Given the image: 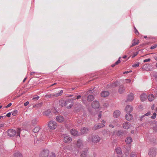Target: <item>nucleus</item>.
<instances>
[{"label": "nucleus", "instance_id": "423d86ee", "mask_svg": "<svg viewBox=\"0 0 157 157\" xmlns=\"http://www.w3.org/2000/svg\"><path fill=\"white\" fill-rule=\"evenodd\" d=\"M156 150L155 148H151L150 149L148 155L150 157H155L156 155Z\"/></svg>", "mask_w": 157, "mask_h": 157}, {"label": "nucleus", "instance_id": "aec40b11", "mask_svg": "<svg viewBox=\"0 0 157 157\" xmlns=\"http://www.w3.org/2000/svg\"><path fill=\"white\" fill-rule=\"evenodd\" d=\"M123 127L125 129H128L130 127V124L128 122H125L123 124Z\"/></svg>", "mask_w": 157, "mask_h": 157}, {"label": "nucleus", "instance_id": "b1692460", "mask_svg": "<svg viewBox=\"0 0 157 157\" xmlns=\"http://www.w3.org/2000/svg\"><path fill=\"white\" fill-rule=\"evenodd\" d=\"M82 108V105L80 104H77L75 106V109L76 111L78 112Z\"/></svg>", "mask_w": 157, "mask_h": 157}, {"label": "nucleus", "instance_id": "8fccbe9b", "mask_svg": "<svg viewBox=\"0 0 157 157\" xmlns=\"http://www.w3.org/2000/svg\"><path fill=\"white\" fill-rule=\"evenodd\" d=\"M135 33L136 35H138L139 34V32H138L137 30L136 29L135 27Z\"/></svg>", "mask_w": 157, "mask_h": 157}, {"label": "nucleus", "instance_id": "7c9ffc66", "mask_svg": "<svg viewBox=\"0 0 157 157\" xmlns=\"http://www.w3.org/2000/svg\"><path fill=\"white\" fill-rule=\"evenodd\" d=\"M116 152L119 154H121L122 153L121 149L120 147H117L116 149Z\"/></svg>", "mask_w": 157, "mask_h": 157}, {"label": "nucleus", "instance_id": "4468645a", "mask_svg": "<svg viewBox=\"0 0 157 157\" xmlns=\"http://www.w3.org/2000/svg\"><path fill=\"white\" fill-rule=\"evenodd\" d=\"M71 140V138L68 136L65 137L63 139V141L65 143H70Z\"/></svg>", "mask_w": 157, "mask_h": 157}, {"label": "nucleus", "instance_id": "3c124183", "mask_svg": "<svg viewBox=\"0 0 157 157\" xmlns=\"http://www.w3.org/2000/svg\"><path fill=\"white\" fill-rule=\"evenodd\" d=\"M11 114V113L10 112L9 113H8L6 115V116H7V117H10V116Z\"/></svg>", "mask_w": 157, "mask_h": 157}, {"label": "nucleus", "instance_id": "37998d69", "mask_svg": "<svg viewBox=\"0 0 157 157\" xmlns=\"http://www.w3.org/2000/svg\"><path fill=\"white\" fill-rule=\"evenodd\" d=\"M125 82L126 83H130L131 81V80L129 79H126L125 80Z\"/></svg>", "mask_w": 157, "mask_h": 157}, {"label": "nucleus", "instance_id": "69168bd1", "mask_svg": "<svg viewBox=\"0 0 157 157\" xmlns=\"http://www.w3.org/2000/svg\"><path fill=\"white\" fill-rule=\"evenodd\" d=\"M26 78H27V77H25V78H24V79L23 80V82H25V80H26Z\"/></svg>", "mask_w": 157, "mask_h": 157}, {"label": "nucleus", "instance_id": "58836bf2", "mask_svg": "<svg viewBox=\"0 0 157 157\" xmlns=\"http://www.w3.org/2000/svg\"><path fill=\"white\" fill-rule=\"evenodd\" d=\"M50 113V110H48L44 112V114L46 116H48Z\"/></svg>", "mask_w": 157, "mask_h": 157}, {"label": "nucleus", "instance_id": "774afa93", "mask_svg": "<svg viewBox=\"0 0 157 157\" xmlns=\"http://www.w3.org/2000/svg\"><path fill=\"white\" fill-rule=\"evenodd\" d=\"M154 105H153L152 107H151V109H154Z\"/></svg>", "mask_w": 157, "mask_h": 157}, {"label": "nucleus", "instance_id": "4c0bfd02", "mask_svg": "<svg viewBox=\"0 0 157 157\" xmlns=\"http://www.w3.org/2000/svg\"><path fill=\"white\" fill-rule=\"evenodd\" d=\"M130 157H136V154L134 152H132L131 153Z\"/></svg>", "mask_w": 157, "mask_h": 157}, {"label": "nucleus", "instance_id": "e433bc0d", "mask_svg": "<svg viewBox=\"0 0 157 157\" xmlns=\"http://www.w3.org/2000/svg\"><path fill=\"white\" fill-rule=\"evenodd\" d=\"M140 63L139 62L136 63L135 64L132 65V67H138Z\"/></svg>", "mask_w": 157, "mask_h": 157}, {"label": "nucleus", "instance_id": "6ab92c4d", "mask_svg": "<svg viewBox=\"0 0 157 157\" xmlns=\"http://www.w3.org/2000/svg\"><path fill=\"white\" fill-rule=\"evenodd\" d=\"M56 120L59 122H61L64 121V118L61 116H58L56 118Z\"/></svg>", "mask_w": 157, "mask_h": 157}, {"label": "nucleus", "instance_id": "dca6fc26", "mask_svg": "<svg viewBox=\"0 0 157 157\" xmlns=\"http://www.w3.org/2000/svg\"><path fill=\"white\" fill-rule=\"evenodd\" d=\"M76 145L78 147L80 148L83 146L82 142L81 140L79 139L77 141Z\"/></svg>", "mask_w": 157, "mask_h": 157}, {"label": "nucleus", "instance_id": "a18cd8bd", "mask_svg": "<svg viewBox=\"0 0 157 157\" xmlns=\"http://www.w3.org/2000/svg\"><path fill=\"white\" fill-rule=\"evenodd\" d=\"M120 58H121V57H120L119 58L117 62H116V63H115V64L117 65L120 62Z\"/></svg>", "mask_w": 157, "mask_h": 157}, {"label": "nucleus", "instance_id": "0eeeda50", "mask_svg": "<svg viewBox=\"0 0 157 157\" xmlns=\"http://www.w3.org/2000/svg\"><path fill=\"white\" fill-rule=\"evenodd\" d=\"M63 92V90H61L60 92L56 94H48L45 95V97L46 98H51L54 97H57L59 96L62 95Z\"/></svg>", "mask_w": 157, "mask_h": 157}, {"label": "nucleus", "instance_id": "6e6552de", "mask_svg": "<svg viewBox=\"0 0 157 157\" xmlns=\"http://www.w3.org/2000/svg\"><path fill=\"white\" fill-rule=\"evenodd\" d=\"M49 151L47 149L43 150L40 154V156L41 157H47L49 154Z\"/></svg>", "mask_w": 157, "mask_h": 157}, {"label": "nucleus", "instance_id": "5701e85b", "mask_svg": "<svg viewBox=\"0 0 157 157\" xmlns=\"http://www.w3.org/2000/svg\"><path fill=\"white\" fill-rule=\"evenodd\" d=\"M132 118V116L129 113H127L125 116V118L127 121L130 120Z\"/></svg>", "mask_w": 157, "mask_h": 157}, {"label": "nucleus", "instance_id": "052dcab7", "mask_svg": "<svg viewBox=\"0 0 157 157\" xmlns=\"http://www.w3.org/2000/svg\"><path fill=\"white\" fill-rule=\"evenodd\" d=\"M4 126L3 124H0V128Z\"/></svg>", "mask_w": 157, "mask_h": 157}, {"label": "nucleus", "instance_id": "e2e57ef3", "mask_svg": "<svg viewBox=\"0 0 157 157\" xmlns=\"http://www.w3.org/2000/svg\"><path fill=\"white\" fill-rule=\"evenodd\" d=\"M129 73V71H127L124 72H123V74H126V73Z\"/></svg>", "mask_w": 157, "mask_h": 157}, {"label": "nucleus", "instance_id": "a19ab883", "mask_svg": "<svg viewBox=\"0 0 157 157\" xmlns=\"http://www.w3.org/2000/svg\"><path fill=\"white\" fill-rule=\"evenodd\" d=\"M150 114H151L150 112H147V113H146L145 114H144V116H141V117H140V120H142V118L143 117H144V116H148Z\"/></svg>", "mask_w": 157, "mask_h": 157}, {"label": "nucleus", "instance_id": "f3484780", "mask_svg": "<svg viewBox=\"0 0 157 157\" xmlns=\"http://www.w3.org/2000/svg\"><path fill=\"white\" fill-rule=\"evenodd\" d=\"M133 99L134 95L132 93H131L128 95L127 99L128 101H132L133 100Z\"/></svg>", "mask_w": 157, "mask_h": 157}, {"label": "nucleus", "instance_id": "f704fd0d", "mask_svg": "<svg viewBox=\"0 0 157 157\" xmlns=\"http://www.w3.org/2000/svg\"><path fill=\"white\" fill-rule=\"evenodd\" d=\"M118 84V82H115L113 83L112 84V86L114 87L117 86Z\"/></svg>", "mask_w": 157, "mask_h": 157}, {"label": "nucleus", "instance_id": "1a4fd4ad", "mask_svg": "<svg viewBox=\"0 0 157 157\" xmlns=\"http://www.w3.org/2000/svg\"><path fill=\"white\" fill-rule=\"evenodd\" d=\"M48 126L51 129H54L56 127V122L52 121H50L48 123Z\"/></svg>", "mask_w": 157, "mask_h": 157}, {"label": "nucleus", "instance_id": "f8f14e48", "mask_svg": "<svg viewBox=\"0 0 157 157\" xmlns=\"http://www.w3.org/2000/svg\"><path fill=\"white\" fill-rule=\"evenodd\" d=\"M88 150V149L87 148H84L81 153V156L82 157H85L87 155Z\"/></svg>", "mask_w": 157, "mask_h": 157}, {"label": "nucleus", "instance_id": "393cba45", "mask_svg": "<svg viewBox=\"0 0 157 157\" xmlns=\"http://www.w3.org/2000/svg\"><path fill=\"white\" fill-rule=\"evenodd\" d=\"M124 90L125 89L124 86L122 85H121L119 86V92L120 94H122L124 92Z\"/></svg>", "mask_w": 157, "mask_h": 157}, {"label": "nucleus", "instance_id": "338daca9", "mask_svg": "<svg viewBox=\"0 0 157 157\" xmlns=\"http://www.w3.org/2000/svg\"><path fill=\"white\" fill-rule=\"evenodd\" d=\"M154 59L157 60V57L156 56L154 57Z\"/></svg>", "mask_w": 157, "mask_h": 157}, {"label": "nucleus", "instance_id": "0e129e2a", "mask_svg": "<svg viewBox=\"0 0 157 157\" xmlns=\"http://www.w3.org/2000/svg\"><path fill=\"white\" fill-rule=\"evenodd\" d=\"M116 65V64H115V63L114 64H112V65H111V66H112V67H114V66H115Z\"/></svg>", "mask_w": 157, "mask_h": 157}, {"label": "nucleus", "instance_id": "39448f33", "mask_svg": "<svg viewBox=\"0 0 157 157\" xmlns=\"http://www.w3.org/2000/svg\"><path fill=\"white\" fill-rule=\"evenodd\" d=\"M102 124H99L98 125H95L92 128L93 130H95L97 129L103 127L105 126L104 124L105 123V121L104 120H102L101 121Z\"/></svg>", "mask_w": 157, "mask_h": 157}, {"label": "nucleus", "instance_id": "ea45409f", "mask_svg": "<svg viewBox=\"0 0 157 157\" xmlns=\"http://www.w3.org/2000/svg\"><path fill=\"white\" fill-rule=\"evenodd\" d=\"M39 97L38 96H36L34 97L33 98V100L34 101L37 100L39 98Z\"/></svg>", "mask_w": 157, "mask_h": 157}, {"label": "nucleus", "instance_id": "c756f323", "mask_svg": "<svg viewBox=\"0 0 157 157\" xmlns=\"http://www.w3.org/2000/svg\"><path fill=\"white\" fill-rule=\"evenodd\" d=\"M71 134L73 136H76L78 132L75 130L72 129L71 131Z\"/></svg>", "mask_w": 157, "mask_h": 157}, {"label": "nucleus", "instance_id": "5fc2aeb1", "mask_svg": "<svg viewBox=\"0 0 157 157\" xmlns=\"http://www.w3.org/2000/svg\"><path fill=\"white\" fill-rule=\"evenodd\" d=\"M11 105H12V103H10L6 106V108L9 107L11 106Z\"/></svg>", "mask_w": 157, "mask_h": 157}, {"label": "nucleus", "instance_id": "a878e982", "mask_svg": "<svg viewBox=\"0 0 157 157\" xmlns=\"http://www.w3.org/2000/svg\"><path fill=\"white\" fill-rule=\"evenodd\" d=\"M88 130H89L87 128L84 127L81 129V133L82 134L87 133Z\"/></svg>", "mask_w": 157, "mask_h": 157}, {"label": "nucleus", "instance_id": "864d4df0", "mask_svg": "<svg viewBox=\"0 0 157 157\" xmlns=\"http://www.w3.org/2000/svg\"><path fill=\"white\" fill-rule=\"evenodd\" d=\"M29 102L28 101H26V102H25L24 104V105L25 106H26L27 105H28V104H29Z\"/></svg>", "mask_w": 157, "mask_h": 157}, {"label": "nucleus", "instance_id": "20e7f679", "mask_svg": "<svg viewBox=\"0 0 157 157\" xmlns=\"http://www.w3.org/2000/svg\"><path fill=\"white\" fill-rule=\"evenodd\" d=\"M93 91L92 90H90L86 92L87 95H88L87 97V100L89 101H93L94 99V96L91 94H93Z\"/></svg>", "mask_w": 157, "mask_h": 157}, {"label": "nucleus", "instance_id": "ddd939ff", "mask_svg": "<svg viewBox=\"0 0 157 157\" xmlns=\"http://www.w3.org/2000/svg\"><path fill=\"white\" fill-rule=\"evenodd\" d=\"M101 96L103 97H105L109 95V92L107 91H103L101 94Z\"/></svg>", "mask_w": 157, "mask_h": 157}, {"label": "nucleus", "instance_id": "f257e3e1", "mask_svg": "<svg viewBox=\"0 0 157 157\" xmlns=\"http://www.w3.org/2000/svg\"><path fill=\"white\" fill-rule=\"evenodd\" d=\"M21 131V130L19 128H17L16 131L14 129H9L7 131V135L10 137H13L16 135L17 138H20Z\"/></svg>", "mask_w": 157, "mask_h": 157}, {"label": "nucleus", "instance_id": "c03bdc74", "mask_svg": "<svg viewBox=\"0 0 157 157\" xmlns=\"http://www.w3.org/2000/svg\"><path fill=\"white\" fill-rule=\"evenodd\" d=\"M49 157H56L55 153L52 152L49 156Z\"/></svg>", "mask_w": 157, "mask_h": 157}, {"label": "nucleus", "instance_id": "cd10ccee", "mask_svg": "<svg viewBox=\"0 0 157 157\" xmlns=\"http://www.w3.org/2000/svg\"><path fill=\"white\" fill-rule=\"evenodd\" d=\"M147 98L149 101H152L154 99V97L153 94H150L147 96Z\"/></svg>", "mask_w": 157, "mask_h": 157}, {"label": "nucleus", "instance_id": "a211bd4d", "mask_svg": "<svg viewBox=\"0 0 157 157\" xmlns=\"http://www.w3.org/2000/svg\"><path fill=\"white\" fill-rule=\"evenodd\" d=\"M117 135L119 136H122L125 135V133L122 130H118L117 132Z\"/></svg>", "mask_w": 157, "mask_h": 157}, {"label": "nucleus", "instance_id": "412c9836", "mask_svg": "<svg viewBox=\"0 0 157 157\" xmlns=\"http://www.w3.org/2000/svg\"><path fill=\"white\" fill-rule=\"evenodd\" d=\"M120 112L119 111L116 110L114 112L113 116L114 117L117 118L120 116Z\"/></svg>", "mask_w": 157, "mask_h": 157}, {"label": "nucleus", "instance_id": "bb28decb", "mask_svg": "<svg viewBox=\"0 0 157 157\" xmlns=\"http://www.w3.org/2000/svg\"><path fill=\"white\" fill-rule=\"evenodd\" d=\"M14 157H23L22 154L19 152H17L13 154Z\"/></svg>", "mask_w": 157, "mask_h": 157}, {"label": "nucleus", "instance_id": "603ef678", "mask_svg": "<svg viewBox=\"0 0 157 157\" xmlns=\"http://www.w3.org/2000/svg\"><path fill=\"white\" fill-rule=\"evenodd\" d=\"M101 112L100 111L98 114V117L99 118H101Z\"/></svg>", "mask_w": 157, "mask_h": 157}, {"label": "nucleus", "instance_id": "bf43d9fd", "mask_svg": "<svg viewBox=\"0 0 157 157\" xmlns=\"http://www.w3.org/2000/svg\"><path fill=\"white\" fill-rule=\"evenodd\" d=\"M135 46V44H133L132 43V45L130 46V48H131L132 47H133Z\"/></svg>", "mask_w": 157, "mask_h": 157}, {"label": "nucleus", "instance_id": "79ce46f5", "mask_svg": "<svg viewBox=\"0 0 157 157\" xmlns=\"http://www.w3.org/2000/svg\"><path fill=\"white\" fill-rule=\"evenodd\" d=\"M156 116V113H154L152 115V116L151 117V118L152 119H155Z\"/></svg>", "mask_w": 157, "mask_h": 157}, {"label": "nucleus", "instance_id": "49530a36", "mask_svg": "<svg viewBox=\"0 0 157 157\" xmlns=\"http://www.w3.org/2000/svg\"><path fill=\"white\" fill-rule=\"evenodd\" d=\"M138 54V52H136L133 53V56H132V57H134L136 56Z\"/></svg>", "mask_w": 157, "mask_h": 157}, {"label": "nucleus", "instance_id": "09e8293b", "mask_svg": "<svg viewBox=\"0 0 157 157\" xmlns=\"http://www.w3.org/2000/svg\"><path fill=\"white\" fill-rule=\"evenodd\" d=\"M156 47V45L152 46L151 47V49H153L155 48Z\"/></svg>", "mask_w": 157, "mask_h": 157}, {"label": "nucleus", "instance_id": "6e6d98bb", "mask_svg": "<svg viewBox=\"0 0 157 157\" xmlns=\"http://www.w3.org/2000/svg\"><path fill=\"white\" fill-rule=\"evenodd\" d=\"M109 126L110 127H111V128H113L114 127V126L112 125V124H110L109 125Z\"/></svg>", "mask_w": 157, "mask_h": 157}, {"label": "nucleus", "instance_id": "c85d7f7f", "mask_svg": "<svg viewBox=\"0 0 157 157\" xmlns=\"http://www.w3.org/2000/svg\"><path fill=\"white\" fill-rule=\"evenodd\" d=\"M40 129V128L39 126L35 127L33 128V132L34 133H37L39 132Z\"/></svg>", "mask_w": 157, "mask_h": 157}, {"label": "nucleus", "instance_id": "680f3d73", "mask_svg": "<svg viewBox=\"0 0 157 157\" xmlns=\"http://www.w3.org/2000/svg\"><path fill=\"white\" fill-rule=\"evenodd\" d=\"M82 102L84 104H85L86 102V100H82Z\"/></svg>", "mask_w": 157, "mask_h": 157}, {"label": "nucleus", "instance_id": "f03ea898", "mask_svg": "<svg viewBox=\"0 0 157 157\" xmlns=\"http://www.w3.org/2000/svg\"><path fill=\"white\" fill-rule=\"evenodd\" d=\"M94 143H97L99 142L101 140V138L98 135H95L93 136L91 138L89 137L87 139L88 141H91Z\"/></svg>", "mask_w": 157, "mask_h": 157}, {"label": "nucleus", "instance_id": "2f4dec72", "mask_svg": "<svg viewBox=\"0 0 157 157\" xmlns=\"http://www.w3.org/2000/svg\"><path fill=\"white\" fill-rule=\"evenodd\" d=\"M153 129L155 131L157 130V123L155 122L153 124Z\"/></svg>", "mask_w": 157, "mask_h": 157}, {"label": "nucleus", "instance_id": "c9c22d12", "mask_svg": "<svg viewBox=\"0 0 157 157\" xmlns=\"http://www.w3.org/2000/svg\"><path fill=\"white\" fill-rule=\"evenodd\" d=\"M17 111L16 110H15L12 113V115L13 116H15L17 114Z\"/></svg>", "mask_w": 157, "mask_h": 157}, {"label": "nucleus", "instance_id": "2eb2a0df", "mask_svg": "<svg viewBox=\"0 0 157 157\" xmlns=\"http://www.w3.org/2000/svg\"><path fill=\"white\" fill-rule=\"evenodd\" d=\"M147 96L145 94H142L140 96V98L142 101H144L147 99Z\"/></svg>", "mask_w": 157, "mask_h": 157}, {"label": "nucleus", "instance_id": "72a5a7b5", "mask_svg": "<svg viewBox=\"0 0 157 157\" xmlns=\"http://www.w3.org/2000/svg\"><path fill=\"white\" fill-rule=\"evenodd\" d=\"M37 122V119L36 118H35L32 120V123L33 124H36Z\"/></svg>", "mask_w": 157, "mask_h": 157}, {"label": "nucleus", "instance_id": "9b49d317", "mask_svg": "<svg viewBox=\"0 0 157 157\" xmlns=\"http://www.w3.org/2000/svg\"><path fill=\"white\" fill-rule=\"evenodd\" d=\"M133 110L132 107L129 105H127L125 107V110L128 113L131 112Z\"/></svg>", "mask_w": 157, "mask_h": 157}, {"label": "nucleus", "instance_id": "9d476101", "mask_svg": "<svg viewBox=\"0 0 157 157\" xmlns=\"http://www.w3.org/2000/svg\"><path fill=\"white\" fill-rule=\"evenodd\" d=\"M92 107L95 109H97L99 107V102L97 101H94L92 104Z\"/></svg>", "mask_w": 157, "mask_h": 157}, {"label": "nucleus", "instance_id": "4be33fe9", "mask_svg": "<svg viewBox=\"0 0 157 157\" xmlns=\"http://www.w3.org/2000/svg\"><path fill=\"white\" fill-rule=\"evenodd\" d=\"M132 138L130 137H127L125 140V141L126 143L127 144H130L132 142Z\"/></svg>", "mask_w": 157, "mask_h": 157}, {"label": "nucleus", "instance_id": "7ed1b4c3", "mask_svg": "<svg viewBox=\"0 0 157 157\" xmlns=\"http://www.w3.org/2000/svg\"><path fill=\"white\" fill-rule=\"evenodd\" d=\"M63 103H64V104H63L61 105V106H64L67 108H69L71 107L72 106V101L71 100H66L65 101H63Z\"/></svg>", "mask_w": 157, "mask_h": 157}, {"label": "nucleus", "instance_id": "473e14b6", "mask_svg": "<svg viewBox=\"0 0 157 157\" xmlns=\"http://www.w3.org/2000/svg\"><path fill=\"white\" fill-rule=\"evenodd\" d=\"M136 40L135 39L133 40L132 41V43L133 44H135V46L137 45L139 43V40H137L136 41Z\"/></svg>", "mask_w": 157, "mask_h": 157}, {"label": "nucleus", "instance_id": "4d7b16f0", "mask_svg": "<svg viewBox=\"0 0 157 157\" xmlns=\"http://www.w3.org/2000/svg\"><path fill=\"white\" fill-rule=\"evenodd\" d=\"M81 97V96L80 95H78L76 98L77 99H78L80 98Z\"/></svg>", "mask_w": 157, "mask_h": 157}, {"label": "nucleus", "instance_id": "de8ad7c7", "mask_svg": "<svg viewBox=\"0 0 157 157\" xmlns=\"http://www.w3.org/2000/svg\"><path fill=\"white\" fill-rule=\"evenodd\" d=\"M150 60H151V59L149 58V59H146L144 60V63H145V62H149L150 61Z\"/></svg>", "mask_w": 157, "mask_h": 157}, {"label": "nucleus", "instance_id": "13d9d810", "mask_svg": "<svg viewBox=\"0 0 157 157\" xmlns=\"http://www.w3.org/2000/svg\"><path fill=\"white\" fill-rule=\"evenodd\" d=\"M36 73L33 72H31L30 75H33L35 73Z\"/></svg>", "mask_w": 157, "mask_h": 157}]
</instances>
